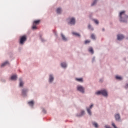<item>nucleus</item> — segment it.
Masks as SVG:
<instances>
[{"label":"nucleus","instance_id":"f257e3e1","mask_svg":"<svg viewBox=\"0 0 128 128\" xmlns=\"http://www.w3.org/2000/svg\"><path fill=\"white\" fill-rule=\"evenodd\" d=\"M125 13L126 11H122L120 14V21L123 22H126V20L128 18V16L124 14Z\"/></svg>","mask_w":128,"mask_h":128},{"label":"nucleus","instance_id":"f03ea898","mask_svg":"<svg viewBox=\"0 0 128 128\" xmlns=\"http://www.w3.org/2000/svg\"><path fill=\"white\" fill-rule=\"evenodd\" d=\"M40 20H36L34 21L33 25L32 26V30H36L38 28L36 26H38V24H40Z\"/></svg>","mask_w":128,"mask_h":128},{"label":"nucleus","instance_id":"7ed1b4c3","mask_svg":"<svg viewBox=\"0 0 128 128\" xmlns=\"http://www.w3.org/2000/svg\"><path fill=\"white\" fill-rule=\"evenodd\" d=\"M96 94H102L104 96H108V92L106 90H102L101 91H98L96 93Z\"/></svg>","mask_w":128,"mask_h":128},{"label":"nucleus","instance_id":"20e7f679","mask_svg":"<svg viewBox=\"0 0 128 128\" xmlns=\"http://www.w3.org/2000/svg\"><path fill=\"white\" fill-rule=\"evenodd\" d=\"M26 41V36L24 35L20 37V44H24V42Z\"/></svg>","mask_w":128,"mask_h":128},{"label":"nucleus","instance_id":"39448f33","mask_svg":"<svg viewBox=\"0 0 128 128\" xmlns=\"http://www.w3.org/2000/svg\"><path fill=\"white\" fill-rule=\"evenodd\" d=\"M69 20V22L68 24H76V20L74 19V18H70L68 19Z\"/></svg>","mask_w":128,"mask_h":128},{"label":"nucleus","instance_id":"423d86ee","mask_svg":"<svg viewBox=\"0 0 128 128\" xmlns=\"http://www.w3.org/2000/svg\"><path fill=\"white\" fill-rule=\"evenodd\" d=\"M77 90L80 92H84V88L82 86H78Z\"/></svg>","mask_w":128,"mask_h":128},{"label":"nucleus","instance_id":"0eeeda50","mask_svg":"<svg viewBox=\"0 0 128 128\" xmlns=\"http://www.w3.org/2000/svg\"><path fill=\"white\" fill-rule=\"evenodd\" d=\"M93 106H94V104H91L90 108H87V112H88V114H90V116H92V112H90V109Z\"/></svg>","mask_w":128,"mask_h":128},{"label":"nucleus","instance_id":"6e6552de","mask_svg":"<svg viewBox=\"0 0 128 128\" xmlns=\"http://www.w3.org/2000/svg\"><path fill=\"white\" fill-rule=\"evenodd\" d=\"M124 36H122V34H118L117 38L118 40H123L124 38Z\"/></svg>","mask_w":128,"mask_h":128},{"label":"nucleus","instance_id":"1a4fd4ad","mask_svg":"<svg viewBox=\"0 0 128 128\" xmlns=\"http://www.w3.org/2000/svg\"><path fill=\"white\" fill-rule=\"evenodd\" d=\"M115 118L116 120H120V114H116L115 115Z\"/></svg>","mask_w":128,"mask_h":128},{"label":"nucleus","instance_id":"9d476101","mask_svg":"<svg viewBox=\"0 0 128 128\" xmlns=\"http://www.w3.org/2000/svg\"><path fill=\"white\" fill-rule=\"evenodd\" d=\"M28 92V90L26 89H23L22 90V94L23 96H26V92Z\"/></svg>","mask_w":128,"mask_h":128},{"label":"nucleus","instance_id":"9b49d317","mask_svg":"<svg viewBox=\"0 0 128 128\" xmlns=\"http://www.w3.org/2000/svg\"><path fill=\"white\" fill-rule=\"evenodd\" d=\"M28 104H29V106H34V101L32 100L28 102Z\"/></svg>","mask_w":128,"mask_h":128},{"label":"nucleus","instance_id":"f8f14e48","mask_svg":"<svg viewBox=\"0 0 128 128\" xmlns=\"http://www.w3.org/2000/svg\"><path fill=\"white\" fill-rule=\"evenodd\" d=\"M20 80V86H24V82H22V78L19 79Z\"/></svg>","mask_w":128,"mask_h":128},{"label":"nucleus","instance_id":"ddd939ff","mask_svg":"<svg viewBox=\"0 0 128 128\" xmlns=\"http://www.w3.org/2000/svg\"><path fill=\"white\" fill-rule=\"evenodd\" d=\"M11 80H16V75H12L11 76Z\"/></svg>","mask_w":128,"mask_h":128},{"label":"nucleus","instance_id":"4468645a","mask_svg":"<svg viewBox=\"0 0 128 128\" xmlns=\"http://www.w3.org/2000/svg\"><path fill=\"white\" fill-rule=\"evenodd\" d=\"M62 36V39L63 40H64L65 42L68 40V39H66V36H64V35L63 34H61Z\"/></svg>","mask_w":128,"mask_h":128},{"label":"nucleus","instance_id":"2eb2a0df","mask_svg":"<svg viewBox=\"0 0 128 128\" xmlns=\"http://www.w3.org/2000/svg\"><path fill=\"white\" fill-rule=\"evenodd\" d=\"M6 64H8V62L6 61L5 62L2 64L1 65L2 68L6 66Z\"/></svg>","mask_w":128,"mask_h":128},{"label":"nucleus","instance_id":"dca6fc26","mask_svg":"<svg viewBox=\"0 0 128 128\" xmlns=\"http://www.w3.org/2000/svg\"><path fill=\"white\" fill-rule=\"evenodd\" d=\"M76 80H77V82H84L82 78H76Z\"/></svg>","mask_w":128,"mask_h":128},{"label":"nucleus","instance_id":"f3484780","mask_svg":"<svg viewBox=\"0 0 128 128\" xmlns=\"http://www.w3.org/2000/svg\"><path fill=\"white\" fill-rule=\"evenodd\" d=\"M52 80H54V77L52 75L50 76V82H52Z\"/></svg>","mask_w":128,"mask_h":128},{"label":"nucleus","instance_id":"a211bd4d","mask_svg":"<svg viewBox=\"0 0 128 128\" xmlns=\"http://www.w3.org/2000/svg\"><path fill=\"white\" fill-rule=\"evenodd\" d=\"M88 52H91V54H94V49H92V48H90L89 50H88Z\"/></svg>","mask_w":128,"mask_h":128},{"label":"nucleus","instance_id":"6ab92c4d","mask_svg":"<svg viewBox=\"0 0 128 128\" xmlns=\"http://www.w3.org/2000/svg\"><path fill=\"white\" fill-rule=\"evenodd\" d=\"M116 80H122V78L120 76H116Z\"/></svg>","mask_w":128,"mask_h":128},{"label":"nucleus","instance_id":"aec40b11","mask_svg":"<svg viewBox=\"0 0 128 128\" xmlns=\"http://www.w3.org/2000/svg\"><path fill=\"white\" fill-rule=\"evenodd\" d=\"M61 12H62V9H60V8H57L56 10L57 14H60Z\"/></svg>","mask_w":128,"mask_h":128},{"label":"nucleus","instance_id":"412c9836","mask_svg":"<svg viewBox=\"0 0 128 128\" xmlns=\"http://www.w3.org/2000/svg\"><path fill=\"white\" fill-rule=\"evenodd\" d=\"M61 66L62 68H66V64L64 62L62 63Z\"/></svg>","mask_w":128,"mask_h":128},{"label":"nucleus","instance_id":"4be33fe9","mask_svg":"<svg viewBox=\"0 0 128 128\" xmlns=\"http://www.w3.org/2000/svg\"><path fill=\"white\" fill-rule=\"evenodd\" d=\"M72 34H74V36H80V35L78 33H76L75 32H72Z\"/></svg>","mask_w":128,"mask_h":128},{"label":"nucleus","instance_id":"5701e85b","mask_svg":"<svg viewBox=\"0 0 128 128\" xmlns=\"http://www.w3.org/2000/svg\"><path fill=\"white\" fill-rule=\"evenodd\" d=\"M97 2H98V0H94V2L92 3V6H94L96 4Z\"/></svg>","mask_w":128,"mask_h":128},{"label":"nucleus","instance_id":"b1692460","mask_svg":"<svg viewBox=\"0 0 128 128\" xmlns=\"http://www.w3.org/2000/svg\"><path fill=\"white\" fill-rule=\"evenodd\" d=\"M93 126H95V128H98V123H96V122L93 123Z\"/></svg>","mask_w":128,"mask_h":128},{"label":"nucleus","instance_id":"393cba45","mask_svg":"<svg viewBox=\"0 0 128 128\" xmlns=\"http://www.w3.org/2000/svg\"><path fill=\"white\" fill-rule=\"evenodd\" d=\"M90 40H86L84 42L85 44H90Z\"/></svg>","mask_w":128,"mask_h":128},{"label":"nucleus","instance_id":"a878e982","mask_svg":"<svg viewBox=\"0 0 128 128\" xmlns=\"http://www.w3.org/2000/svg\"><path fill=\"white\" fill-rule=\"evenodd\" d=\"M91 38H92V40H95L96 39V36H94V34H91Z\"/></svg>","mask_w":128,"mask_h":128},{"label":"nucleus","instance_id":"bb28decb","mask_svg":"<svg viewBox=\"0 0 128 128\" xmlns=\"http://www.w3.org/2000/svg\"><path fill=\"white\" fill-rule=\"evenodd\" d=\"M94 21L95 22V24H98V20H94Z\"/></svg>","mask_w":128,"mask_h":128},{"label":"nucleus","instance_id":"cd10ccee","mask_svg":"<svg viewBox=\"0 0 128 128\" xmlns=\"http://www.w3.org/2000/svg\"><path fill=\"white\" fill-rule=\"evenodd\" d=\"M88 28H90V30H94V28H92V26L90 25H88Z\"/></svg>","mask_w":128,"mask_h":128},{"label":"nucleus","instance_id":"c85d7f7f","mask_svg":"<svg viewBox=\"0 0 128 128\" xmlns=\"http://www.w3.org/2000/svg\"><path fill=\"white\" fill-rule=\"evenodd\" d=\"M112 126H114V128H118V127H116V124H114V122L112 123Z\"/></svg>","mask_w":128,"mask_h":128},{"label":"nucleus","instance_id":"c756f323","mask_svg":"<svg viewBox=\"0 0 128 128\" xmlns=\"http://www.w3.org/2000/svg\"><path fill=\"white\" fill-rule=\"evenodd\" d=\"M84 111L82 110L81 112V114L80 116H84Z\"/></svg>","mask_w":128,"mask_h":128},{"label":"nucleus","instance_id":"7c9ffc66","mask_svg":"<svg viewBox=\"0 0 128 128\" xmlns=\"http://www.w3.org/2000/svg\"><path fill=\"white\" fill-rule=\"evenodd\" d=\"M128 88V84H126V86H125V88Z\"/></svg>","mask_w":128,"mask_h":128},{"label":"nucleus","instance_id":"2f4dec72","mask_svg":"<svg viewBox=\"0 0 128 128\" xmlns=\"http://www.w3.org/2000/svg\"><path fill=\"white\" fill-rule=\"evenodd\" d=\"M103 30H104V29H103Z\"/></svg>","mask_w":128,"mask_h":128}]
</instances>
